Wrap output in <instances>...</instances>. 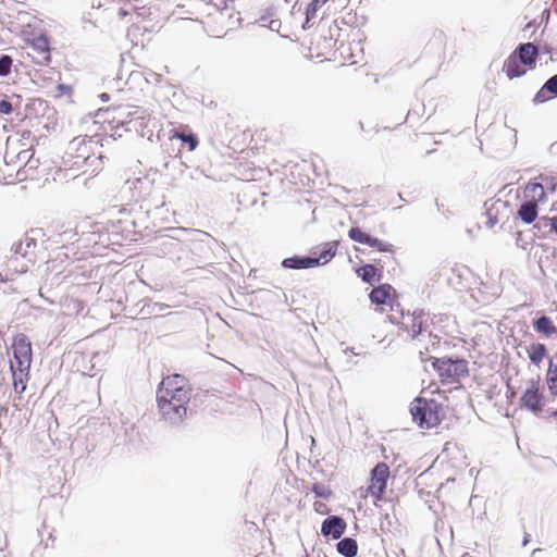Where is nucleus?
<instances>
[{
	"instance_id": "obj_4",
	"label": "nucleus",
	"mask_w": 557,
	"mask_h": 557,
	"mask_svg": "<svg viewBox=\"0 0 557 557\" xmlns=\"http://www.w3.org/2000/svg\"><path fill=\"white\" fill-rule=\"evenodd\" d=\"M38 252L37 242L26 237L15 246L13 255L8 259V270L12 274L26 273L38 261Z\"/></svg>"
},
{
	"instance_id": "obj_12",
	"label": "nucleus",
	"mask_w": 557,
	"mask_h": 557,
	"mask_svg": "<svg viewBox=\"0 0 557 557\" xmlns=\"http://www.w3.org/2000/svg\"><path fill=\"white\" fill-rule=\"evenodd\" d=\"M106 112L107 113L117 112V116L113 114L112 119L109 120L110 123L116 122L117 126L119 125L123 126L125 124L133 122L134 120H141L143 122L140 123V125H144V122L146 120H149V117H150V114L146 110H143L138 107H131V106L109 107L106 109Z\"/></svg>"
},
{
	"instance_id": "obj_20",
	"label": "nucleus",
	"mask_w": 557,
	"mask_h": 557,
	"mask_svg": "<svg viewBox=\"0 0 557 557\" xmlns=\"http://www.w3.org/2000/svg\"><path fill=\"white\" fill-rule=\"evenodd\" d=\"M546 384L552 396H557V351L548 362Z\"/></svg>"
},
{
	"instance_id": "obj_2",
	"label": "nucleus",
	"mask_w": 557,
	"mask_h": 557,
	"mask_svg": "<svg viewBox=\"0 0 557 557\" xmlns=\"http://www.w3.org/2000/svg\"><path fill=\"white\" fill-rule=\"evenodd\" d=\"M539 49L531 42L520 44L505 60L503 72L509 79L524 75L536 65Z\"/></svg>"
},
{
	"instance_id": "obj_21",
	"label": "nucleus",
	"mask_w": 557,
	"mask_h": 557,
	"mask_svg": "<svg viewBox=\"0 0 557 557\" xmlns=\"http://www.w3.org/2000/svg\"><path fill=\"white\" fill-rule=\"evenodd\" d=\"M283 265L289 269H307L318 265V261L313 257H292L284 259Z\"/></svg>"
},
{
	"instance_id": "obj_25",
	"label": "nucleus",
	"mask_w": 557,
	"mask_h": 557,
	"mask_svg": "<svg viewBox=\"0 0 557 557\" xmlns=\"http://www.w3.org/2000/svg\"><path fill=\"white\" fill-rule=\"evenodd\" d=\"M337 550L345 557H355L358 553V544L356 540L345 537L337 543Z\"/></svg>"
},
{
	"instance_id": "obj_31",
	"label": "nucleus",
	"mask_w": 557,
	"mask_h": 557,
	"mask_svg": "<svg viewBox=\"0 0 557 557\" xmlns=\"http://www.w3.org/2000/svg\"><path fill=\"white\" fill-rule=\"evenodd\" d=\"M313 509L319 515H329L331 509L329 508V506L326 505V503L322 502V500H315L313 503Z\"/></svg>"
},
{
	"instance_id": "obj_27",
	"label": "nucleus",
	"mask_w": 557,
	"mask_h": 557,
	"mask_svg": "<svg viewBox=\"0 0 557 557\" xmlns=\"http://www.w3.org/2000/svg\"><path fill=\"white\" fill-rule=\"evenodd\" d=\"M17 171L7 162L0 163V184H12L16 180Z\"/></svg>"
},
{
	"instance_id": "obj_9",
	"label": "nucleus",
	"mask_w": 557,
	"mask_h": 557,
	"mask_svg": "<svg viewBox=\"0 0 557 557\" xmlns=\"http://www.w3.org/2000/svg\"><path fill=\"white\" fill-rule=\"evenodd\" d=\"M391 478V470L387 463L377 462L370 471L369 484L363 497H371L374 505L385 499L387 483Z\"/></svg>"
},
{
	"instance_id": "obj_38",
	"label": "nucleus",
	"mask_w": 557,
	"mask_h": 557,
	"mask_svg": "<svg viewBox=\"0 0 557 557\" xmlns=\"http://www.w3.org/2000/svg\"><path fill=\"white\" fill-rule=\"evenodd\" d=\"M533 26H535V24L533 22H530L527 24V27H533Z\"/></svg>"
},
{
	"instance_id": "obj_7",
	"label": "nucleus",
	"mask_w": 557,
	"mask_h": 557,
	"mask_svg": "<svg viewBox=\"0 0 557 557\" xmlns=\"http://www.w3.org/2000/svg\"><path fill=\"white\" fill-rule=\"evenodd\" d=\"M429 360L442 384H457L469 374L468 361L465 359L429 357Z\"/></svg>"
},
{
	"instance_id": "obj_37",
	"label": "nucleus",
	"mask_w": 557,
	"mask_h": 557,
	"mask_svg": "<svg viewBox=\"0 0 557 557\" xmlns=\"http://www.w3.org/2000/svg\"><path fill=\"white\" fill-rule=\"evenodd\" d=\"M119 15H120V16H126V15H127V12H126L125 10L121 9V10L119 11Z\"/></svg>"
},
{
	"instance_id": "obj_29",
	"label": "nucleus",
	"mask_w": 557,
	"mask_h": 557,
	"mask_svg": "<svg viewBox=\"0 0 557 557\" xmlns=\"http://www.w3.org/2000/svg\"><path fill=\"white\" fill-rule=\"evenodd\" d=\"M329 0H312L307 9H306V20L309 22L310 20L314 18L317 15V12L320 8H322Z\"/></svg>"
},
{
	"instance_id": "obj_18",
	"label": "nucleus",
	"mask_w": 557,
	"mask_h": 557,
	"mask_svg": "<svg viewBox=\"0 0 557 557\" xmlns=\"http://www.w3.org/2000/svg\"><path fill=\"white\" fill-rule=\"evenodd\" d=\"M539 215V206L529 201L524 200L519 206L517 211V216L525 224L533 223Z\"/></svg>"
},
{
	"instance_id": "obj_24",
	"label": "nucleus",
	"mask_w": 557,
	"mask_h": 557,
	"mask_svg": "<svg viewBox=\"0 0 557 557\" xmlns=\"http://www.w3.org/2000/svg\"><path fill=\"white\" fill-rule=\"evenodd\" d=\"M357 274H358V276H360L362 278V281H364L369 284L379 282L381 278V273H380L379 269L376 267H374L373 264H366V265L360 267L357 270Z\"/></svg>"
},
{
	"instance_id": "obj_32",
	"label": "nucleus",
	"mask_w": 557,
	"mask_h": 557,
	"mask_svg": "<svg viewBox=\"0 0 557 557\" xmlns=\"http://www.w3.org/2000/svg\"><path fill=\"white\" fill-rule=\"evenodd\" d=\"M547 94H549V90L546 89L545 85L536 92V95L534 96V99L533 101L535 103H543L545 102L546 100L549 99V97L547 96Z\"/></svg>"
},
{
	"instance_id": "obj_11",
	"label": "nucleus",
	"mask_w": 557,
	"mask_h": 557,
	"mask_svg": "<svg viewBox=\"0 0 557 557\" xmlns=\"http://www.w3.org/2000/svg\"><path fill=\"white\" fill-rule=\"evenodd\" d=\"M348 237L356 243L367 245L380 252L388 253L391 256H394L396 252L395 246L392 243L374 237L359 226H351L348 231Z\"/></svg>"
},
{
	"instance_id": "obj_36",
	"label": "nucleus",
	"mask_w": 557,
	"mask_h": 557,
	"mask_svg": "<svg viewBox=\"0 0 557 557\" xmlns=\"http://www.w3.org/2000/svg\"><path fill=\"white\" fill-rule=\"evenodd\" d=\"M99 97L102 101H109L110 99V96L107 92L101 94Z\"/></svg>"
},
{
	"instance_id": "obj_19",
	"label": "nucleus",
	"mask_w": 557,
	"mask_h": 557,
	"mask_svg": "<svg viewBox=\"0 0 557 557\" xmlns=\"http://www.w3.org/2000/svg\"><path fill=\"white\" fill-rule=\"evenodd\" d=\"M533 327L539 334H542L546 337L557 335V326L555 325L554 321L547 315H542L535 321H533Z\"/></svg>"
},
{
	"instance_id": "obj_17",
	"label": "nucleus",
	"mask_w": 557,
	"mask_h": 557,
	"mask_svg": "<svg viewBox=\"0 0 557 557\" xmlns=\"http://www.w3.org/2000/svg\"><path fill=\"white\" fill-rule=\"evenodd\" d=\"M29 46L38 57V63L48 64L51 60L50 42L45 35L37 36L29 41Z\"/></svg>"
},
{
	"instance_id": "obj_23",
	"label": "nucleus",
	"mask_w": 557,
	"mask_h": 557,
	"mask_svg": "<svg viewBox=\"0 0 557 557\" xmlns=\"http://www.w3.org/2000/svg\"><path fill=\"white\" fill-rule=\"evenodd\" d=\"M337 248H338V242L325 243L322 246V249L319 252L318 257H313V260L318 261V265L325 264L335 257V255L337 252Z\"/></svg>"
},
{
	"instance_id": "obj_15",
	"label": "nucleus",
	"mask_w": 557,
	"mask_h": 557,
	"mask_svg": "<svg viewBox=\"0 0 557 557\" xmlns=\"http://www.w3.org/2000/svg\"><path fill=\"white\" fill-rule=\"evenodd\" d=\"M396 296L395 289L389 284H382L377 287H374L369 295V298L372 304L380 306V311L383 312V306L396 307L394 304V298Z\"/></svg>"
},
{
	"instance_id": "obj_22",
	"label": "nucleus",
	"mask_w": 557,
	"mask_h": 557,
	"mask_svg": "<svg viewBox=\"0 0 557 557\" xmlns=\"http://www.w3.org/2000/svg\"><path fill=\"white\" fill-rule=\"evenodd\" d=\"M527 351L530 361L535 366H540L547 356V348L542 343L531 344Z\"/></svg>"
},
{
	"instance_id": "obj_8",
	"label": "nucleus",
	"mask_w": 557,
	"mask_h": 557,
	"mask_svg": "<svg viewBox=\"0 0 557 557\" xmlns=\"http://www.w3.org/2000/svg\"><path fill=\"white\" fill-rule=\"evenodd\" d=\"M166 398H172L176 401H189L190 388L185 376L172 374L162 379L158 386L157 399H162V405L166 406Z\"/></svg>"
},
{
	"instance_id": "obj_33",
	"label": "nucleus",
	"mask_w": 557,
	"mask_h": 557,
	"mask_svg": "<svg viewBox=\"0 0 557 557\" xmlns=\"http://www.w3.org/2000/svg\"><path fill=\"white\" fill-rule=\"evenodd\" d=\"M544 85L549 90V94L557 96V74L546 81Z\"/></svg>"
},
{
	"instance_id": "obj_16",
	"label": "nucleus",
	"mask_w": 557,
	"mask_h": 557,
	"mask_svg": "<svg viewBox=\"0 0 557 557\" xmlns=\"http://www.w3.org/2000/svg\"><path fill=\"white\" fill-rule=\"evenodd\" d=\"M346 527L343 518L331 516L322 522L321 532L324 536L331 535L334 540H337L345 533Z\"/></svg>"
},
{
	"instance_id": "obj_26",
	"label": "nucleus",
	"mask_w": 557,
	"mask_h": 557,
	"mask_svg": "<svg viewBox=\"0 0 557 557\" xmlns=\"http://www.w3.org/2000/svg\"><path fill=\"white\" fill-rule=\"evenodd\" d=\"M170 139H181L184 144L188 146V150L193 151L197 148L199 140L194 134H184L178 131H172L170 135Z\"/></svg>"
},
{
	"instance_id": "obj_34",
	"label": "nucleus",
	"mask_w": 557,
	"mask_h": 557,
	"mask_svg": "<svg viewBox=\"0 0 557 557\" xmlns=\"http://www.w3.org/2000/svg\"><path fill=\"white\" fill-rule=\"evenodd\" d=\"M11 111H12L11 102H9L7 100H1L0 101V113L1 114H10Z\"/></svg>"
},
{
	"instance_id": "obj_1",
	"label": "nucleus",
	"mask_w": 557,
	"mask_h": 557,
	"mask_svg": "<svg viewBox=\"0 0 557 557\" xmlns=\"http://www.w3.org/2000/svg\"><path fill=\"white\" fill-rule=\"evenodd\" d=\"M13 359L10 361L12 384L16 394H23L29 381L32 344L25 334H17L12 341Z\"/></svg>"
},
{
	"instance_id": "obj_10",
	"label": "nucleus",
	"mask_w": 557,
	"mask_h": 557,
	"mask_svg": "<svg viewBox=\"0 0 557 557\" xmlns=\"http://www.w3.org/2000/svg\"><path fill=\"white\" fill-rule=\"evenodd\" d=\"M546 189L550 193L555 190L554 178L545 175L529 181L522 189L523 199L529 200L539 206L541 202H545L547 198Z\"/></svg>"
},
{
	"instance_id": "obj_35",
	"label": "nucleus",
	"mask_w": 557,
	"mask_h": 557,
	"mask_svg": "<svg viewBox=\"0 0 557 557\" xmlns=\"http://www.w3.org/2000/svg\"><path fill=\"white\" fill-rule=\"evenodd\" d=\"M486 215H487L486 225L488 227H493L494 225H496L498 223V218L496 215H493L491 210H488L486 212Z\"/></svg>"
},
{
	"instance_id": "obj_5",
	"label": "nucleus",
	"mask_w": 557,
	"mask_h": 557,
	"mask_svg": "<svg viewBox=\"0 0 557 557\" xmlns=\"http://www.w3.org/2000/svg\"><path fill=\"white\" fill-rule=\"evenodd\" d=\"M388 319L393 324L398 325L403 331L407 332L409 336L416 338L429 326V314L423 310L419 311H405L399 304L392 307V312Z\"/></svg>"
},
{
	"instance_id": "obj_3",
	"label": "nucleus",
	"mask_w": 557,
	"mask_h": 557,
	"mask_svg": "<svg viewBox=\"0 0 557 557\" xmlns=\"http://www.w3.org/2000/svg\"><path fill=\"white\" fill-rule=\"evenodd\" d=\"M410 412L413 421L421 429L435 428L444 418L442 404L432 398L428 399L424 396H420L411 403Z\"/></svg>"
},
{
	"instance_id": "obj_28",
	"label": "nucleus",
	"mask_w": 557,
	"mask_h": 557,
	"mask_svg": "<svg viewBox=\"0 0 557 557\" xmlns=\"http://www.w3.org/2000/svg\"><path fill=\"white\" fill-rule=\"evenodd\" d=\"M311 491L314 493L317 497L323 498L325 500H329L333 495L332 488L323 483H313L311 486Z\"/></svg>"
},
{
	"instance_id": "obj_13",
	"label": "nucleus",
	"mask_w": 557,
	"mask_h": 557,
	"mask_svg": "<svg viewBox=\"0 0 557 557\" xmlns=\"http://www.w3.org/2000/svg\"><path fill=\"white\" fill-rule=\"evenodd\" d=\"M545 397L541 391L540 381H530L528 387L520 398V406L537 414L542 412Z\"/></svg>"
},
{
	"instance_id": "obj_6",
	"label": "nucleus",
	"mask_w": 557,
	"mask_h": 557,
	"mask_svg": "<svg viewBox=\"0 0 557 557\" xmlns=\"http://www.w3.org/2000/svg\"><path fill=\"white\" fill-rule=\"evenodd\" d=\"M101 135L76 136L67 145L66 158L72 166L85 164L94 154L98 146H101Z\"/></svg>"
},
{
	"instance_id": "obj_14",
	"label": "nucleus",
	"mask_w": 557,
	"mask_h": 557,
	"mask_svg": "<svg viewBox=\"0 0 557 557\" xmlns=\"http://www.w3.org/2000/svg\"><path fill=\"white\" fill-rule=\"evenodd\" d=\"M189 401H176L172 398H166L165 405H162V399H157V405L162 417L171 423L182 422L187 413V404Z\"/></svg>"
},
{
	"instance_id": "obj_30",
	"label": "nucleus",
	"mask_w": 557,
	"mask_h": 557,
	"mask_svg": "<svg viewBox=\"0 0 557 557\" xmlns=\"http://www.w3.org/2000/svg\"><path fill=\"white\" fill-rule=\"evenodd\" d=\"M12 58L10 55H2L0 58V76H7L11 73Z\"/></svg>"
}]
</instances>
